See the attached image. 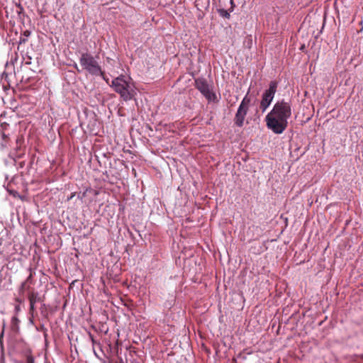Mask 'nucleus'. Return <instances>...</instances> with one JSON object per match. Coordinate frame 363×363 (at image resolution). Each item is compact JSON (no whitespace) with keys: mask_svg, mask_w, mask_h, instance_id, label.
Here are the masks:
<instances>
[{"mask_svg":"<svg viewBox=\"0 0 363 363\" xmlns=\"http://www.w3.org/2000/svg\"><path fill=\"white\" fill-rule=\"evenodd\" d=\"M291 114V104L284 100L278 101L265 118L267 128L275 134H281L286 129Z\"/></svg>","mask_w":363,"mask_h":363,"instance_id":"f257e3e1","label":"nucleus"},{"mask_svg":"<svg viewBox=\"0 0 363 363\" xmlns=\"http://www.w3.org/2000/svg\"><path fill=\"white\" fill-rule=\"evenodd\" d=\"M110 86L125 101L133 99L136 94L134 83L128 76L121 74L114 78Z\"/></svg>","mask_w":363,"mask_h":363,"instance_id":"f03ea898","label":"nucleus"},{"mask_svg":"<svg viewBox=\"0 0 363 363\" xmlns=\"http://www.w3.org/2000/svg\"><path fill=\"white\" fill-rule=\"evenodd\" d=\"M80 63L83 68L89 74L96 76L101 75L103 77L104 79L108 83V79L105 78L101 67L91 55L86 53L83 54L80 58Z\"/></svg>","mask_w":363,"mask_h":363,"instance_id":"7ed1b4c3","label":"nucleus"},{"mask_svg":"<svg viewBox=\"0 0 363 363\" xmlns=\"http://www.w3.org/2000/svg\"><path fill=\"white\" fill-rule=\"evenodd\" d=\"M277 82L272 81L269 83V88L263 93L260 102V108L262 112H264L271 104L277 91Z\"/></svg>","mask_w":363,"mask_h":363,"instance_id":"20e7f679","label":"nucleus"},{"mask_svg":"<svg viewBox=\"0 0 363 363\" xmlns=\"http://www.w3.org/2000/svg\"><path fill=\"white\" fill-rule=\"evenodd\" d=\"M195 86L206 97L208 101H215L216 95L213 91L211 86L203 78H198L195 79Z\"/></svg>","mask_w":363,"mask_h":363,"instance_id":"39448f33","label":"nucleus"},{"mask_svg":"<svg viewBox=\"0 0 363 363\" xmlns=\"http://www.w3.org/2000/svg\"><path fill=\"white\" fill-rule=\"evenodd\" d=\"M250 103V99L246 95L241 101L234 118V123L237 126L242 127L243 125Z\"/></svg>","mask_w":363,"mask_h":363,"instance_id":"423d86ee","label":"nucleus"},{"mask_svg":"<svg viewBox=\"0 0 363 363\" xmlns=\"http://www.w3.org/2000/svg\"><path fill=\"white\" fill-rule=\"evenodd\" d=\"M28 298L29 300L30 303L35 304L38 302L43 301V298L40 295V294L37 291H35L34 290H32L29 292V294L28 295Z\"/></svg>","mask_w":363,"mask_h":363,"instance_id":"0eeeda50","label":"nucleus"},{"mask_svg":"<svg viewBox=\"0 0 363 363\" xmlns=\"http://www.w3.org/2000/svg\"><path fill=\"white\" fill-rule=\"evenodd\" d=\"M2 128V132H1V138L4 141V143H1V145L3 147L6 146V144L9 140V136L4 133V130L6 129L7 126H9V124L4 123L1 125Z\"/></svg>","mask_w":363,"mask_h":363,"instance_id":"6e6552de","label":"nucleus"},{"mask_svg":"<svg viewBox=\"0 0 363 363\" xmlns=\"http://www.w3.org/2000/svg\"><path fill=\"white\" fill-rule=\"evenodd\" d=\"M30 35V31L28 30H26L23 31V34L20 37L19 43H26L27 42V38Z\"/></svg>","mask_w":363,"mask_h":363,"instance_id":"1a4fd4ad","label":"nucleus"},{"mask_svg":"<svg viewBox=\"0 0 363 363\" xmlns=\"http://www.w3.org/2000/svg\"><path fill=\"white\" fill-rule=\"evenodd\" d=\"M220 15L222 16V17H224V18H230V12L227 10H225V9H220L218 11Z\"/></svg>","mask_w":363,"mask_h":363,"instance_id":"9d476101","label":"nucleus"},{"mask_svg":"<svg viewBox=\"0 0 363 363\" xmlns=\"http://www.w3.org/2000/svg\"><path fill=\"white\" fill-rule=\"evenodd\" d=\"M35 304L34 303H30V308H29V313L33 315L35 311Z\"/></svg>","mask_w":363,"mask_h":363,"instance_id":"9b49d317","label":"nucleus"},{"mask_svg":"<svg viewBox=\"0 0 363 363\" xmlns=\"http://www.w3.org/2000/svg\"><path fill=\"white\" fill-rule=\"evenodd\" d=\"M26 281H24L21 284V288H20V292L23 293V291L26 289H29V286L28 287H26Z\"/></svg>","mask_w":363,"mask_h":363,"instance_id":"f8f14e48","label":"nucleus"},{"mask_svg":"<svg viewBox=\"0 0 363 363\" xmlns=\"http://www.w3.org/2000/svg\"><path fill=\"white\" fill-rule=\"evenodd\" d=\"M4 328H5V324L4 323V324H3V329H2V331H1V334H0V342H1V344H2V338H3V337H4Z\"/></svg>","mask_w":363,"mask_h":363,"instance_id":"ddd939ff","label":"nucleus"},{"mask_svg":"<svg viewBox=\"0 0 363 363\" xmlns=\"http://www.w3.org/2000/svg\"><path fill=\"white\" fill-rule=\"evenodd\" d=\"M32 277H33V273L30 272V275L25 281H26V284L31 281Z\"/></svg>","mask_w":363,"mask_h":363,"instance_id":"4468645a","label":"nucleus"},{"mask_svg":"<svg viewBox=\"0 0 363 363\" xmlns=\"http://www.w3.org/2000/svg\"><path fill=\"white\" fill-rule=\"evenodd\" d=\"M11 322L13 324H16V323H17V322H18V319L16 317H13Z\"/></svg>","mask_w":363,"mask_h":363,"instance_id":"2eb2a0df","label":"nucleus"},{"mask_svg":"<svg viewBox=\"0 0 363 363\" xmlns=\"http://www.w3.org/2000/svg\"><path fill=\"white\" fill-rule=\"evenodd\" d=\"M28 363H33V359L31 357H28L27 359Z\"/></svg>","mask_w":363,"mask_h":363,"instance_id":"dca6fc26","label":"nucleus"},{"mask_svg":"<svg viewBox=\"0 0 363 363\" xmlns=\"http://www.w3.org/2000/svg\"><path fill=\"white\" fill-rule=\"evenodd\" d=\"M15 309H16V311H20V306H16Z\"/></svg>","mask_w":363,"mask_h":363,"instance_id":"f3484780","label":"nucleus"},{"mask_svg":"<svg viewBox=\"0 0 363 363\" xmlns=\"http://www.w3.org/2000/svg\"><path fill=\"white\" fill-rule=\"evenodd\" d=\"M16 301L19 302V303H21V301L19 299V298H16Z\"/></svg>","mask_w":363,"mask_h":363,"instance_id":"a211bd4d","label":"nucleus"},{"mask_svg":"<svg viewBox=\"0 0 363 363\" xmlns=\"http://www.w3.org/2000/svg\"><path fill=\"white\" fill-rule=\"evenodd\" d=\"M66 304H67V301H65V304L63 306V308H65L66 306Z\"/></svg>","mask_w":363,"mask_h":363,"instance_id":"6ab92c4d","label":"nucleus"},{"mask_svg":"<svg viewBox=\"0 0 363 363\" xmlns=\"http://www.w3.org/2000/svg\"><path fill=\"white\" fill-rule=\"evenodd\" d=\"M207 2H208V0H206Z\"/></svg>","mask_w":363,"mask_h":363,"instance_id":"aec40b11","label":"nucleus"}]
</instances>
